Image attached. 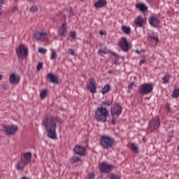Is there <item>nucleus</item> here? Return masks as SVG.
Wrapping results in <instances>:
<instances>
[{
	"mask_svg": "<svg viewBox=\"0 0 179 179\" xmlns=\"http://www.w3.org/2000/svg\"><path fill=\"white\" fill-rule=\"evenodd\" d=\"M59 120L57 117L49 116L43 120V124L46 128L48 138L57 139V124Z\"/></svg>",
	"mask_w": 179,
	"mask_h": 179,
	"instance_id": "obj_1",
	"label": "nucleus"
},
{
	"mask_svg": "<svg viewBox=\"0 0 179 179\" xmlns=\"http://www.w3.org/2000/svg\"><path fill=\"white\" fill-rule=\"evenodd\" d=\"M29 163H31V152H25L21 156L20 161L16 164L15 167L17 170L22 171Z\"/></svg>",
	"mask_w": 179,
	"mask_h": 179,
	"instance_id": "obj_2",
	"label": "nucleus"
},
{
	"mask_svg": "<svg viewBox=\"0 0 179 179\" xmlns=\"http://www.w3.org/2000/svg\"><path fill=\"white\" fill-rule=\"evenodd\" d=\"M115 144V140L111 136L103 135L101 136L100 145L103 149H110Z\"/></svg>",
	"mask_w": 179,
	"mask_h": 179,
	"instance_id": "obj_3",
	"label": "nucleus"
},
{
	"mask_svg": "<svg viewBox=\"0 0 179 179\" xmlns=\"http://www.w3.org/2000/svg\"><path fill=\"white\" fill-rule=\"evenodd\" d=\"M107 117H108V110L103 107L97 108L95 111V118L97 121L101 122H106L107 121Z\"/></svg>",
	"mask_w": 179,
	"mask_h": 179,
	"instance_id": "obj_4",
	"label": "nucleus"
},
{
	"mask_svg": "<svg viewBox=\"0 0 179 179\" xmlns=\"http://www.w3.org/2000/svg\"><path fill=\"white\" fill-rule=\"evenodd\" d=\"M159 127H160V119H159V117H154L149 120L148 128L151 131V132L157 131Z\"/></svg>",
	"mask_w": 179,
	"mask_h": 179,
	"instance_id": "obj_5",
	"label": "nucleus"
},
{
	"mask_svg": "<svg viewBox=\"0 0 179 179\" xmlns=\"http://www.w3.org/2000/svg\"><path fill=\"white\" fill-rule=\"evenodd\" d=\"M153 92V84L152 83H144L140 86V89L138 90L139 94H149V93H152Z\"/></svg>",
	"mask_w": 179,
	"mask_h": 179,
	"instance_id": "obj_6",
	"label": "nucleus"
},
{
	"mask_svg": "<svg viewBox=\"0 0 179 179\" xmlns=\"http://www.w3.org/2000/svg\"><path fill=\"white\" fill-rule=\"evenodd\" d=\"M16 52L19 58H26L27 57V55L29 54V48H27V46L21 44L16 49Z\"/></svg>",
	"mask_w": 179,
	"mask_h": 179,
	"instance_id": "obj_7",
	"label": "nucleus"
},
{
	"mask_svg": "<svg viewBox=\"0 0 179 179\" xmlns=\"http://www.w3.org/2000/svg\"><path fill=\"white\" fill-rule=\"evenodd\" d=\"M87 89L92 94L96 93L97 90V83L94 78H90L89 83L87 85Z\"/></svg>",
	"mask_w": 179,
	"mask_h": 179,
	"instance_id": "obj_8",
	"label": "nucleus"
},
{
	"mask_svg": "<svg viewBox=\"0 0 179 179\" xmlns=\"http://www.w3.org/2000/svg\"><path fill=\"white\" fill-rule=\"evenodd\" d=\"M122 113V106L118 103H115L111 108L110 110V114L111 115H117L119 117V115H121V113Z\"/></svg>",
	"mask_w": 179,
	"mask_h": 179,
	"instance_id": "obj_9",
	"label": "nucleus"
},
{
	"mask_svg": "<svg viewBox=\"0 0 179 179\" xmlns=\"http://www.w3.org/2000/svg\"><path fill=\"white\" fill-rule=\"evenodd\" d=\"M57 34L60 37H66L68 36V27L66 26V22H64L59 28Z\"/></svg>",
	"mask_w": 179,
	"mask_h": 179,
	"instance_id": "obj_10",
	"label": "nucleus"
},
{
	"mask_svg": "<svg viewBox=\"0 0 179 179\" xmlns=\"http://www.w3.org/2000/svg\"><path fill=\"white\" fill-rule=\"evenodd\" d=\"M119 47L124 52H128V51L129 50V44H128V41H127V38H122L121 41L119 42Z\"/></svg>",
	"mask_w": 179,
	"mask_h": 179,
	"instance_id": "obj_11",
	"label": "nucleus"
},
{
	"mask_svg": "<svg viewBox=\"0 0 179 179\" xmlns=\"http://www.w3.org/2000/svg\"><path fill=\"white\" fill-rule=\"evenodd\" d=\"M10 83L12 85H19L20 82V76L16 73H13L9 77Z\"/></svg>",
	"mask_w": 179,
	"mask_h": 179,
	"instance_id": "obj_12",
	"label": "nucleus"
},
{
	"mask_svg": "<svg viewBox=\"0 0 179 179\" xmlns=\"http://www.w3.org/2000/svg\"><path fill=\"white\" fill-rule=\"evenodd\" d=\"M47 36L48 34L46 32L38 31L35 33L34 38L39 41H44L47 38Z\"/></svg>",
	"mask_w": 179,
	"mask_h": 179,
	"instance_id": "obj_13",
	"label": "nucleus"
},
{
	"mask_svg": "<svg viewBox=\"0 0 179 179\" xmlns=\"http://www.w3.org/2000/svg\"><path fill=\"white\" fill-rule=\"evenodd\" d=\"M113 169V166L108 165L104 162L101 163L99 166V169L101 173H110Z\"/></svg>",
	"mask_w": 179,
	"mask_h": 179,
	"instance_id": "obj_14",
	"label": "nucleus"
},
{
	"mask_svg": "<svg viewBox=\"0 0 179 179\" xmlns=\"http://www.w3.org/2000/svg\"><path fill=\"white\" fill-rule=\"evenodd\" d=\"M73 150L75 153L79 156H85V155H86V148L80 145H76Z\"/></svg>",
	"mask_w": 179,
	"mask_h": 179,
	"instance_id": "obj_15",
	"label": "nucleus"
},
{
	"mask_svg": "<svg viewBox=\"0 0 179 179\" xmlns=\"http://www.w3.org/2000/svg\"><path fill=\"white\" fill-rule=\"evenodd\" d=\"M17 131V126H6L5 132L6 135H14Z\"/></svg>",
	"mask_w": 179,
	"mask_h": 179,
	"instance_id": "obj_16",
	"label": "nucleus"
},
{
	"mask_svg": "<svg viewBox=\"0 0 179 179\" xmlns=\"http://www.w3.org/2000/svg\"><path fill=\"white\" fill-rule=\"evenodd\" d=\"M149 23L151 26H153V27H159L160 24V21L156 16H151L149 18Z\"/></svg>",
	"mask_w": 179,
	"mask_h": 179,
	"instance_id": "obj_17",
	"label": "nucleus"
},
{
	"mask_svg": "<svg viewBox=\"0 0 179 179\" xmlns=\"http://www.w3.org/2000/svg\"><path fill=\"white\" fill-rule=\"evenodd\" d=\"M145 23V19L142 16L139 15L134 20V24L137 27H142Z\"/></svg>",
	"mask_w": 179,
	"mask_h": 179,
	"instance_id": "obj_18",
	"label": "nucleus"
},
{
	"mask_svg": "<svg viewBox=\"0 0 179 179\" xmlns=\"http://www.w3.org/2000/svg\"><path fill=\"white\" fill-rule=\"evenodd\" d=\"M47 78L49 79V81L51 83H59V78L58 77L54 76V74L50 73L48 74Z\"/></svg>",
	"mask_w": 179,
	"mask_h": 179,
	"instance_id": "obj_19",
	"label": "nucleus"
},
{
	"mask_svg": "<svg viewBox=\"0 0 179 179\" xmlns=\"http://www.w3.org/2000/svg\"><path fill=\"white\" fill-rule=\"evenodd\" d=\"M136 9H138L141 12L143 13V12H146L148 10V7L144 3H139L136 5Z\"/></svg>",
	"mask_w": 179,
	"mask_h": 179,
	"instance_id": "obj_20",
	"label": "nucleus"
},
{
	"mask_svg": "<svg viewBox=\"0 0 179 179\" xmlns=\"http://www.w3.org/2000/svg\"><path fill=\"white\" fill-rule=\"evenodd\" d=\"M107 5V1L106 0H99L94 3V6L96 9H100V8H104Z\"/></svg>",
	"mask_w": 179,
	"mask_h": 179,
	"instance_id": "obj_21",
	"label": "nucleus"
},
{
	"mask_svg": "<svg viewBox=\"0 0 179 179\" xmlns=\"http://www.w3.org/2000/svg\"><path fill=\"white\" fill-rule=\"evenodd\" d=\"M130 149L134 153H139V148H138V145H136L134 143H130Z\"/></svg>",
	"mask_w": 179,
	"mask_h": 179,
	"instance_id": "obj_22",
	"label": "nucleus"
},
{
	"mask_svg": "<svg viewBox=\"0 0 179 179\" xmlns=\"http://www.w3.org/2000/svg\"><path fill=\"white\" fill-rule=\"evenodd\" d=\"M110 89L111 87L110 86V85H106L101 90V93H102V94H106L108 93V92H110Z\"/></svg>",
	"mask_w": 179,
	"mask_h": 179,
	"instance_id": "obj_23",
	"label": "nucleus"
},
{
	"mask_svg": "<svg viewBox=\"0 0 179 179\" xmlns=\"http://www.w3.org/2000/svg\"><path fill=\"white\" fill-rule=\"evenodd\" d=\"M170 78H171V75L167 74L164 78H162V84L167 85V83H170Z\"/></svg>",
	"mask_w": 179,
	"mask_h": 179,
	"instance_id": "obj_24",
	"label": "nucleus"
},
{
	"mask_svg": "<svg viewBox=\"0 0 179 179\" xmlns=\"http://www.w3.org/2000/svg\"><path fill=\"white\" fill-rule=\"evenodd\" d=\"M148 38H150V40H154V41H156V43H159V37L156 36L155 33L148 34Z\"/></svg>",
	"mask_w": 179,
	"mask_h": 179,
	"instance_id": "obj_25",
	"label": "nucleus"
},
{
	"mask_svg": "<svg viewBox=\"0 0 179 179\" xmlns=\"http://www.w3.org/2000/svg\"><path fill=\"white\" fill-rule=\"evenodd\" d=\"M178 96H179V88H176L171 94V97L173 99H177Z\"/></svg>",
	"mask_w": 179,
	"mask_h": 179,
	"instance_id": "obj_26",
	"label": "nucleus"
},
{
	"mask_svg": "<svg viewBox=\"0 0 179 179\" xmlns=\"http://www.w3.org/2000/svg\"><path fill=\"white\" fill-rule=\"evenodd\" d=\"M47 93H48V91L47 90H43L41 92V94H40V97L41 99L43 100L44 99H45V97H47Z\"/></svg>",
	"mask_w": 179,
	"mask_h": 179,
	"instance_id": "obj_27",
	"label": "nucleus"
},
{
	"mask_svg": "<svg viewBox=\"0 0 179 179\" xmlns=\"http://www.w3.org/2000/svg\"><path fill=\"white\" fill-rule=\"evenodd\" d=\"M122 30L126 34H129L131 33V27H127V26H122Z\"/></svg>",
	"mask_w": 179,
	"mask_h": 179,
	"instance_id": "obj_28",
	"label": "nucleus"
},
{
	"mask_svg": "<svg viewBox=\"0 0 179 179\" xmlns=\"http://www.w3.org/2000/svg\"><path fill=\"white\" fill-rule=\"evenodd\" d=\"M81 159L79 157H73L71 159V162L72 164H75V163H78V162H80Z\"/></svg>",
	"mask_w": 179,
	"mask_h": 179,
	"instance_id": "obj_29",
	"label": "nucleus"
},
{
	"mask_svg": "<svg viewBox=\"0 0 179 179\" xmlns=\"http://www.w3.org/2000/svg\"><path fill=\"white\" fill-rule=\"evenodd\" d=\"M55 58H57V51H55V50H54V49H52L50 59H52V61H54V59H55Z\"/></svg>",
	"mask_w": 179,
	"mask_h": 179,
	"instance_id": "obj_30",
	"label": "nucleus"
},
{
	"mask_svg": "<svg viewBox=\"0 0 179 179\" xmlns=\"http://www.w3.org/2000/svg\"><path fill=\"white\" fill-rule=\"evenodd\" d=\"M113 104V101L107 100L102 102V106H108V107H110Z\"/></svg>",
	"mask_w": 179,
	"mask_h": 179,
	"instance_id": "obj_31",
	"label": "nucleus"
},
{
	"mask_svg": "<svg viewBox=\"0 0 179 179\" xmlns=\"http://www.w3.org/2000/svg\"><path fill=\"white\" fill-rule=\"evenodd\" d=\"M121 178L118 175L110 174L109 179H120Z\"/></svg>",
	"mask_w": 179,
	"mask_h": 179,
	"instance_id": "obj_32",
	"label": "nucleus"
},
{
	"mask_svg": "<svg viewBox=\"0 0 179 179\" xmlns=\"http://www.w3.org/2000/svg\"><path fill=\"white\" fill-rule=\"evenodd\" d=\"M38 52H40V54H45L47 52V49L44 48H40L38 49Z\"/></svg>",
	"mask_w": 179,
	"mask_h": 179,
	"instance_id": "obj_33",
	"label": "nucleus"
},
{
	"mask_svg": "<svg viewBox=\"0 0 179 179\" xmlns=\"http://www.w3.org/2000/svg\"><path fill=\"white\" fill-rule=\"evenodd\" d=\"M69 36H70V37H71V38L75 40L76 38V32L71 31V32H70Z\"/></svg>",
	"mask_w": 179,
	"mask_h": 179,
	"instance_id": "obj_34",
	"label": "nucleus"
},
{
	"mask_svg": "<svg viewBox=\"0 0 179 179\" xmlns=\"http://www.w3.org/2000/svg\"><path fill=\"white\" fill-rule=\"evenodd\" d=\"M98 52H99V54H100L101 55H103V54H108V51H107V50L100 49Z\"/></svg>",
	"mask_w": 179,
	"mask_h": 179,
	"instance_id": "obj_35",
	"label": "nucleus"
},
{
	"mask_svg": "<svg viewBox=\"0 0 179 179\" xmlns=\"http://www.w3.org/2000/svg\"><path fill=\"white\" fill-rule=\"evenodd\" d=\"M67 53L69 55H75V50L73 49H69Z\"/></svg>",
	"mask_w": 179,
	"mask_h": 179,
	"instance_id": "obj_36",
	"label": "nucleus"
},
{
	"mask_svg": "<svg viewBox=\"0 0 179 179\" xmlns=\"http://www.w3.org/2000/svg\"><path fill=\"white\" fill-rule=\"evenodd\" d=\"M38 8H37V6H33L30 9V12H36V10H38Z\"/></svg>",
	"mask_w": 179,
	"mask_h": 179,
	"instance_id": "obj_37",
	"label": "nucleus"
},
{
	"mask_svg": "<svg viewBox=\"0 0 179 179\" xmlns=\"http://www.w3.org/2000/svg\"><path fill=\"white\" fill-rule=\"evenodd\" d=\"M5 3V0H0V16L2 15V8H1V6H2Z\"/></svg>",
	"mask_w": 179,
	"mask_h": 179,
	"instance_id": "obj_38",
	"label": "nucleus"
},
{
	"mask_svg": "<svg viewBox=\"0 0 179 179\" xmlns=\"http://www.w3.org/2000/svg\"><path fill=\"white\" fill-rule=\"evenodd\" d=\"M6 126L3 124H0V131H6Z\"/></svg>",
	"mask_w": 179,
	"mask_h": 179,
	"instance_id": "obj_39",
	"label": "nucleus"
},
{
	"mask_svg": "<svg viewBox=\"0 0 179 179\" xmlns=\"http://www.w3.org/2000/svg\"><path fill=\"white\" fill-rule=\"evenodd\" d=\"M134 86H135V83H131V84H129V85L128 86L129 90H132Z\"/></svg>",
	"mask_w": 179,
	"mask_h": 179,
	"instance_id": "obj_40",
	"label": "nucleus"
},
{
	"mask_svg": "<svg viewBox=\"0 0 179 179\" xmlns=\"http://www.w3.org/2000/svg\"><path fill=\"white\" fill-rule=\"evenodd\" d=\"M43 68V63H38L37 65V70L40 71Z\"/></svg>",
	"mask_w": 179,
	"mask_h": 179,
	"instance_id": "obj_41",
	"label": "nucleus"
},
{
	"mask_svg": "<svg viewBox=\"0 0 179 179\" xmlns=\"http://www.w3.org/2000/svg\"><path fill=\"white\" fill-rule=\"evenodd\" d=\"M94 173H91L88 175V179H94Z\"/></svg>",
	"mask_w": 179,
	"mask_h": 179,
	"instance_id": "obj_42",
	"label": "nucleus"
},
{
	"mask_svg": "<svg viewBox=\"0 0 179 179\" xmlns=\"http://www.w3.org/2000/svg\"><path fill=\"white\" fill-rule=\"evenodd\" d=\"M111 122H112L113 125H115V124H117V119H115L114 117L112 118Z\"/></svg>",
	"mask_w": 179,
	"mask_h": 179,
	"instance_id": "obj_43",
	"label": "nucleus"
},
{
	"mask_svg": "<svg viewBox=\"0 0 179 179\" xmlns=\"http://www.w3.org/2000/svg\"><path fill=\"white\" fill-rule=\"evenodd\" d=\"M145 62H146V60L145 59H143L139 62V64L140 65H143Z\"/></svg>",
	"mask_w": 179,
	"mask_h": 179,
	"instance_id": "obj_44",
	"label": "nucleus"
},
{
	"mask_svg": "<svg viewBox=\"0 0 179 179\" xmlns=\"http://www.w3.org/2000/svg\"><path fill=\"white\" fill-rule=\"evenodd\" d=\"M69 16H73V13L72 12L71 8H70V10H69Z\"/></svg>",
	"mask_w": 179,
	"mask_h": 179,
	"instance_id": "obj_45",
	"label": "nucleus"
},
{
	"mask_svg": "<svg viewBox=\"0 0 179 179\" xmlns=\"http://www.w3.org/2000/svg\"><path fill=\"white\" fill-rule=\"evenodd\" d=\"M99 34H100V36H105L106 32H104L103 31H101L99 32Z\"/></svg>",
	"mask_w": 179,
	"mask_h": 179,
	"instance_id": "obj_46",
	"label": "nucleus"
},
{
	"mask_svg": "<svg viewBox=\"0 0 179 179\" xmlns=\"http://www.w3.org/2000/svg\"><path fill=\"white\" fill-rule=\"evenodd\" d=\"M166 108L167 111H171L170 106L169 105H166Z\"/></svg>",
	"mask_w": 179,
	"mask_h": 179,
	"instance_id": "obj_47",
	"label": "nucleus"
},
{
	"mask_svg": "<svg viewBox=\"0 0 179 179\" xmlns=\"http://www.w3.org/2000/svg\"><path fill=\"white\" fill-rule=\"evenodd\" d=\"M15 10H17V7L15 6L12 9V12H15Z\"/></svg>",
	"mask_w": 179,
	"mask_h": 179,
	"instance_id": "obj_48",
	"label": "nucleus"
},
{
	"mask_svg": "<svg viewBox=\"0 0 179 179\" xmlns=\"http://www.w3.org/2000/svg\"><path fill=\"white\" fill-rule=\"evenodd\" d=\"M153 0H146V2H148V3H150Z\"/></svg>",
	"mask_w": 179,
	"mask_h": 179,
	"instance_id": "obj_49",
	"label": "nucleus"
},
{
	"mask_svg": "<svg viewBox=\"0 0 179 179\" xmlns=\"http://www.w3.org/2000/svg\"><path fill=\"white\" fill-rule=\"evenodd\" d=\"M3 79V76L2 75H0V80H2Z\"/></svg>",
	"mask_w": 179,
	"mask_h": 179,
	"instance_id": "obj_50",
	"label": "nucleus"
},
{
	"mask_svg": "<svg viewBox=\"0 0 179 179\" xmlns=\"http://www.w3.org/2000/svg\"><path fill=\"white\" fill-rule=\"evenodd\" d=\"M136 54H141V51H139V50H136Z\"/></svg>",
	"mask_w": 179,
	"mask_h": 179,
	"instance_id": "obj_51",
	"label": "nucleus"
},
{
	"mask_svg": "<svg viewBox=\"0 0 179 179\" xmlns=\"http://www.w3.org/2000/svg\"><path fill=\"white\" fill-rule=\"evenodd\" d=\"M176 3H178V5H179V0L176 1Z\"/></svg>",
	"mask_w": 179,
	"mask_h": 179,
	"instance_id": "obj_52",
	"label": "nucleus"
},
{
	"mask_svg": "<svg viewBox=\"0 0 179 179\" xmlns=\"http://www.w3.org/2000/svg\"><path fill=\"white\" fill-rule=\"evenodd\" d=\"M108 73H113V71H109Z\"/></svg>",
	"mask_w": 179,
	"mask_h": 179,
	"instance_id": "obj_53",
	"label": "nucleus"
},
{
	"mask_svg": "<svg viewBox=\"0 0 179 179\" xmlns=\"http://www.w3.org/2000/svg\"><path fill=\"white\" fill-rule=\"evenodd\" d=\"M29 2H33V0H29Z\"/></svg>",
	"mask_w": 179,
	"mask_h": 179,
	"instance_id": "obj_54",
	"label": "nucleus"
},
{
	"mask_svg": "<svg viewBox=\"0 0 179 179\" xmlns=\"http://www.w3.org/2000/svg\"><path fill=\"white\" fill-rule=\"evenodd\" d=\"M143 141H145V138H143Z\"/></svg>",
	"mask_w": 179,
	"mask_h": 179,
	"instance_id": "obj_55",
	"label": "nucleus"
},
{
	"mask_svg": "<svg viewBox=\"0 0 179 179\" xmlns=\"http://www.w3.org/2000/svg\"><path fill=\"white\" fill-rule=\"evenodd\" d=\"M143 141H145V138H143Z\"/></svg>",
	"mask_w": 179,
	"mask_h": 179,
	"instance_id": "obj_56",
	"label": "nucleus"
}]
</instances>
